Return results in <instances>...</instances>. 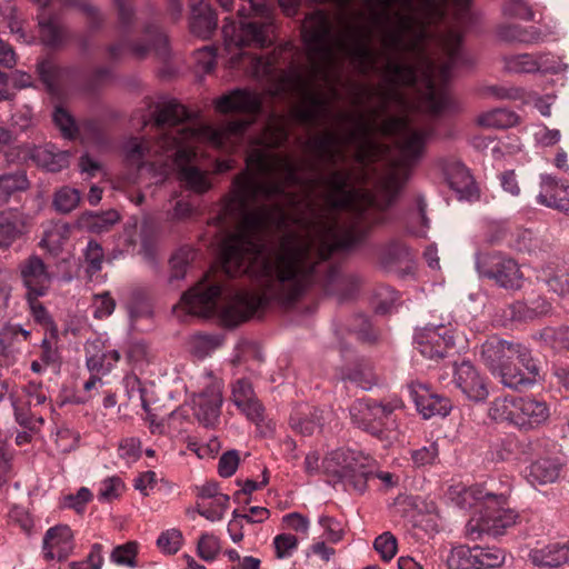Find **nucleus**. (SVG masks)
Masks as SVG:
<instances>
[{"label":"nucleus","mask_w":569,"mask_h":569,"mask_svg":"<svg viewBox=\"0 0 569 569\" xmlns=\"http://www.w3.org/2000/svg\"><path fill=\"white\" fill-rule=\"evenodd\" d=\"M182 543V533L178 529H170L162 532L157 539L158 548L167 553L174 555L179 551Z\"/></svg>","instance_id":"nucleus-52"},{"label":"nucleus","mask_w":569,"mask_h":569,"mask_svg":"<svg viewBox=\"0 0 569 569\" xmlns=\"http://www.w3.org/2000/svg\"><path fill=\"white\" fill-rule=\"evenodd\" d=\"M351 330L357 335L358 339L365 342H373L377 339V332L372 329V326L367 317L357 316Z\"/></svg>","instance_id":"nucleus-61"},{"label":"nucleus","mask_w":569,"mask_h":569,"mask_svg":"<svg viewBox=\"0 0 569 569\" xmlns=\"http://www.w3.org/2000/svg\"><path fill=\"white\" fill-rule=\"evenodd\" d=\"M197 549L200 558L211 561L220 550L219 539L211 533H203L198 541Z\"/></svg>","instance_id":"nucleus-55"},{"label":"nucleus","mask_w":569,"mask_h":569,"mask_svg":"<svg viewBox=\"0 0 569 569\" xmlns=\"http://www.w3.org/2000/svg\"><path fill=\"white\" fill-rule=\"evenodd\" d=\"M347 379L363 390H370L378 383V376L373 371L371 362L362 360L348 373Z\"/></svg>","instance_id":"nucleus-38"},{"label":"nucleus","mask_w":569,"mask_h":569,"mask_svg":"<svg viewBox=\"0 0 569 569\" xmlns=\"http://www.w3.org/2000/svg\"><path fill=\"white\" fill-rule=\"evenodd\" d=\"M21 277L24 286L28 289L26 296H44L48 292L52 281V277L48 272L47 266L38 256H31L22 262Z\"/></svg>","instance_id":"nucleus-17"},{"label":"nucleus","mask_w":569,"mask_h":569,"mask_svg":"<svg viewBox=\"0 0 569 569\" xmlns=\"http://www.w3.org/2000/svg\"><path fill=\"white\" fill-rule=\"evenodd\" d=\"M519 121L516 112L506 108H497L478 116L477 123L485 128L507 129Z\"/></svg>","instance_id":"nucleus-31"},{"label":"nucleus","mask_w":569,"mask_h":569,"mask_svg":"<svg viewBox=\"0 0 569 569\" xmlns=\"http://www.w3.org/2000/svg\"><path fill=\"white\" fill-rule=\"evenodd\" d=\"M71 153L67 150H60L52 143L36 146L29 150V158L50 172H59L70 163Z\"/></svg>","instance_id":"nucleus-22"},{"label":"nucleus","mask_w":569,"mask_h":569,"mask_svg":"<svg viewBox=\"0 0 569 569\" xmlns=\"http://www.w3.org/2000/svg\"><path fill=\"white\" fill-rule=\"evenodd\" d=\"M380 260L387 268L411 261L409 248L399 241H391L381 251Z\"/></svg>","instance_id":"nucleus-39"},{"label":"nucleus","mask_w":569,"mask_h":569,"mask_svg":"<svg viewBox=\"0 0 569 569\" xmlns=\"http://www.w3.org/2000/svg\"><path fill=\"white\" fill-rule=\"evenodd\" d=\"M78 137L98 147H106L109 143L104 124L98 119L83 120L79 124Z\"/></svg>","instance_id":"nucleus-36"},{"label":"nucleus","mask_w":569,"mask_h":569,"mask_svg":"<svg viewBox=\"0 0 569 569\" xmlns=\"http://www.w3.org/2000/svg\"><path fill=\"white\" fill-rule=\"evenodd\" d=\"M91 498V491L86 487H81L77 491V493H70L66 496L62 500L61 506L63 508L73 509L78 513H80L84 510L86 505L90 501Z\"/></svg>","instance_id":"nucleus-58"},{"label":"nucleus","mask_w":569,"mask_h":569,"mask_svg":"<svg viewBox=\"0 0 569 569\" xmlns=\"http://www.w3.org/2000/svg\"><path fill=\"white\" fill-rule=\"evenodd\" d=\"M239 28L226 19L222 27L226 49L229 52L243 47L266 48L272 44L274 10L267 0H241L238 9Z\"/></svg>","instance_id":"nucleus-4"},{"label":"nucleus","mask_w":569,"mask_h":569,"mask_svg":"<svg viewBox=\"0 0 569 569\" xmlns=\"http://www.w3.org/2000/svg\"><path fill=\"white\" fill-rule=\"evenodd\" d=\"M439 449L436 442L411 451V460L416 467L432 465L438 458Z\"/></svg>","instance_id":"nucleus-56"},{"label":"nucleus","mask_w":569,"mask_h":569,"mask_svg":"<svg viewBox=\"0 0 569 569\" xmlns=\"http://www.w3.org/2000/svg\"><path fill=\"white\" fill-rule=\"evenodd\" d=\"M560 465L552 459L542 458L531 463L527 475L528 480L535 485H546L557 480Z\"/></svg>","instance_id":"nucleus-29"},{"label":"nucleus","mask_w":569,"mask_h":569,"mask_svg":"<svg viewBox=\"0 0 569 569\" xmlns=\"http://www.w3.org/2000/svg\"><path fill=\"white\" fill-rule=\"evenodd\" d=\"M497 320L501 326L522 323L535 320L533 313L526 301H516L506 306L497 312Z\"/></svg>","instance_id":"nucleus-32"},{"label":"nucleus","mask_w":569,"mask_h":569,"mask_svg":"<svg viewBox=\"0 0 569 569\" xmlns=\"http://www.w3.org/2000/svg\"><path fill=\"white\" fill-rule=\"evenodd\" d=\"M46 560H66L74 549L73 533L69 526L57 525L48 529L42 541Z\"/></svg>","instance_id":"nucleus-16"},{"label":"nucleus","mask_w":569,"mask_h":569,"mask_svg":"<svg viewBox=\"0 0 569 569\" xmlns=\"http://www.w3.org/2000/svg\"><path fill=\"white\" fill-rule=\"evenodd\" d=\"M54 124L60 129L62 136L68 139L78 138L79 124L74 118L62 107H57L52 114Z\"/></svg>","instance_id":"nucleus-46"},{"label":"nucleus","mask_w":569,"mask_h":569,"mask_svg":"<svg viewBox=\"0 0 569 569\" xmlns=\"http://www.w3.org/2000/svg\"><path fill=\"white\" fill-rule=\"evenodd\" d=\"M320 526L325 529L326 538L331 542H338L343 536V529L339 521L331 517L323 516L319 519Z\"/></svg>","instance_id":"nucleus-64"},{"label":"nucleus","mask_w":569,"mask_h":569,"mask_svg":"<svg viewBox=\"0 0 569 569\" xmlns=\"http://www.w3.org/2000/svg\"><path fill=\"white\" fill-rule=\"evenodd\" d=\"M497 37L505 42L536 43L541 40V32L535 27L523 28L519 24H500Z\"/></svg>","instance_id":"nucleus-27"},{"label":"nucleus","mask_w":569,"mask_h":569,"mask_svg":"<svg viewBox=\"0 0 569 569\" xmlns=\"http://www.w3.org/2000/svg\"><path fill=\"white\" fill-rule=\"evenodd\" d=\"M30 186L23 170L0 174V204H4L17 192L26 191Z\"/></svg>","instance_id":"nucleus-30"},{"label":"nucleus","mask_w":569,"mask_h":569,"mask_svg":"<svg viewBox=\"0 0 569 569\" xmlns=\"http://www.w3.org/2000/svg\"><path fill=\"white\" fill-rule=\"evenodd\" d=\"M325 473L333 485H342L347 491L363 493L373 476V460L360 451L337 449L322 461Z\"/></svg>","instance_id":"nucleus-5"},{"label":"nucleus","mask_w":569,"mask_h":569,"mask_svg":"<svg viewBox=\"0 0 569 569\" xmlns=\"http://www.w3.org/2000/svg\"><path fill=\"white\" fill-rule=\"evenodd\" d=\"M219 346V340L213 336L199 335L191 340V351L199 358L209 355Z\"/></svg>","instance_id":"nucleus-59"},{"label":"nucleus","mask_w":569,"mask_h":569,"mask_svg":"<svg viewBox=\"0 0 569 569\" xmlns=\"http://www.w3.org/2000/svg\"><path fill=\"white\" fill-rule=\"evenodd\" d=\"M193 259L194 251L191 248L183 247L177 250L170 259L171 273L169 281L173 282L174 280L183 279L187 269Z\"/></svg>","instance_id":"nucleus-41"},{"label":"nucleus","mask_w":569,"mask_h":569,"mask_svg":"<svg viewBox=\"0 0 569 569\" xmlns=\"http://www.w3.org/2000/svg\"><path fill=\"white\" fill-rule=\"evenodd\" d=\"M239 452L237 450H229L224 452L218 462V472L223 478L231 477L239 466Z\"/></svg>","instance_id":"nucleus-60"},{"label":"nucleus","mask_w":569,"mask_h":569,"mask_svg":"<svg viewBox=\"0 0 569 569\" xmlns=\"http://www.w3.org/2000/svg\"><path fill=\"white\" fill-rule=\"evenodd\" d=\"M118 24L122 32L130 33L136 23V12L129 0H113Z\"/></svg>","instance_id":"nucleus-48"},{"label":"nucleus","mask_w":569,"mask_h":569,"mask_svg":"<svg viewBox=\"0 0 569 569\" xmlns=\"http://www.w3.org/2000/svg\"><path fill=\"white\" fill-rule=\"evenodd\" d=\"M231 400L253 422L263 420L264 408L256 397L251 382L238 379L232 385Z\"/></svg>","instance_id":"nucleus-20"},{"label":"nucleus","mask_w":569,"mask_h":569,"mask_svg":"<svg viewBox=\"0 0 569 569\" xmlns=\"http://www.w3.org/2000/svg\"><path fill=\"white\" fill-rule=\"evenodd\" d=\"M401 408L403 402L399 398L377 400L367 397L353 401L349 413L355 427L382 441H390L396 438L395 411Z\"/></svg>","instance_id":"nucleus-6"},{"label":"nucleus","mask_w":569,"mask_h":569,"mask_svg":"<svg viewBox=\"0 0 569 569\" xmlns=\"http://www.w3.org/2000/svg\"><path fill=\"white\" fill-rule=\"evenodd\" d=\"M503 13L522 20H531L533 18L530 7L522 0H509L503 6Z\"/></svg>","instance_id":"nucleus-63"},{"label":"nucleus","mask_w":569,"mask_h":569,"mask_svg":"<svg viewBox=\"0 0 569 569\" xmlns=\"http://www.w3.org/2000/svg\"><path fill=\"white\" fill-rule=\"evenodd\" d=\"M138 552V545L134 541H129L124 545L118 546L111 553V559L117 565L134 567L136 557Z\"/></svg>","instance_id":"nucleus-51"},{"label":"nucleus","mask_w":569,"mask_h":569,"mask_svg":"<svg viewBox=\"0 0 569 569\" xmlns=\"http://www.w3.org/2000/svg\"><path fill=\"white\" fill-rule=\"evenodd\" d=\"M498 376L501 382L511 389L522 390L532 386L539 378V367L526 348V356L509 361Z\"/></svg>","instance_id":"nucleus-12"},{"label":"nucleus","mask_w":569,"mask_h":569,"mask_svg":"<svg viewBox=\"0 0 569 569\" xmlns=\"http://www.w3.org/2000/svg\"><path fill=\"white\" fill-rule=\"evenodd\" d=\"M330 412L319 408L306 410H296L290 416V427L292 430L303 437L312 436L317 430H321Z\"/></svg>","instance_id":"nucleus-24"},{"label":"nucleus","mask_w":569,"mask_h":569,"mask_svg":"<svg viewBox=\"0 0 569 569\" xmlns=\"http://www.w3.org/2000/svg\"><path fill=\"white\" fill-rule=\"evenodd\" d=\"M31 337L29 330L23 329L17 323H6L0 329V345L4 353L19 352V343L21 341H28Z\"/></svg>","instance_id":"nucleus-33"},{"label":"nucleus","mask_w":569,"mask_h":569,"mask_svg":"<svg viewBox=\"0 0 569 569\" xmlns=\"http://www.w3.org/2000/svg\"><path fill=\"white\" fill-rule=\"evenodd\" d=\"M120 220V214L116 210H107L100 213L97 212H84L79 219L78 223L80 227H84L94 233H102L116 224Z\"/></svg>","instance_id":"nucleus-28"},{"label":"nucleus","mask_w":569,"mask_h":569,"mask_svg":"<svg viewBox=\"0 0 569 569\" xmlns=\"http://www.w3.org/2000/svg\"><path fill=\"white\" fill-rule=\"evenodd\" d=\"M27 301L30 307L31 315L36 322H38L41 326H44L47 328L53 329L54 322L49 315L46 307L38 300L39 297L32 296H26Z\"/></svg>","instance_id":"nucleus-57"},{"label":"nucleus","mask_w":569,"mask_h":569,"mask_svg":"<svg viewBox=\"0 0 569 569\" xmlns=\"http://www.w3.org/2000/svg\"><path fill=\"white\" fill-rule=\"evenodd\" d=\"M475 569H491L500 567L505 561V552L497 547H473Z\"/></svg>","instance_id":"nucleus-35"},{"label":"nucleus","mask_w":569,"mask_h":569,"mask_svg":"<svg viewBox=\"0 0 569 569\" xmlns=\"http://www.w3.org/2000/svg\"><path fill=\"white\" fill-rule=\"evenodd\" d=\"M408 390L417 410L425 419L433 416L446 417L452 408L448 398L432 392L425 383L411 382Z\"/></svg>","instance_id":"nucleus-13"},{"label":"nucleus","mask_w":569,"mask_h":569,"mask_svg":"<svg viewBox=\"0 0 569 569\" xmlns=\"http://www.w3.org/2000/svg\"><path fill=\"white\" fill-rule=\"evenodd\" d=\"M547 284L560 296L569 295V257L549 273Z\"/></svg>","instance_id":"nucleus-40"},{"label":"nucleus","mask_w":569,"mask_h":569,"mask_svg":"<svg viewBox=\"0 0 569 569\" xmlns=\"http://www.w3.org/2000/svg\"><path fill=\"white\" fill-rule=\"evenodd\" d=\"M373 547L382 560L389 561L397 552V539L390 532H383L376 538Z\"/></svg>","instance_id":"nucleus-54"},{"label":"nucleus","mask_w":569,"mask_h":569,"mask_svg":"<svg viewBox=\"0 0 569 569\" xmlns=\"http://www.w3.org/2000/svg\"><path fill=\"white\" fill-rule=\"evenodd\" d=\"M37 71L48 91L57 93L59 91L64 70L58 67L52 60L43 59L38 62Z\"/></svg>","instance_id":"nucleus-34"},{"label":"nucleus","mask_w":569,"mask_h":569,"mask_svg":"<svg viewBox=\"0 0 569 569\" xmlns=\"http://www.w3.org/2000/svg\"><path fill=\"white\" fill-rule=\"evenodd\" d=\"M538 203L569 214V182L550 174L541 176Z\"/></svg>","instance_id":"nucleus-15"},{"label":"nucleus","mask_w":569,"mask_h":569,"mask_svg":"<svg viewBox=\"0 0 569 569\" xmlns=\"http://www.w3.org/2000/svg\"><path fill=\"white\" fill-rule=\"evenodd\" d=\"M124 490V483L119 477H109L100 482L98 498L101 501H113L118 499Z\"/></svg>","instance_id":"nucleus-50"},{"label":"nucleus","mask_w":569,"mask_h":569,"mask_svg":"<svg viewBox=\"0 0 569 569\" xmlns=\"http://www.w3.org/2000/svg\"><path fill=\"white\" fill-rule=\"evenodd\" d=\"M529 559L538 567H559L569 559V547L567 543L553 542L540 549H533Z\"/></svg>","instance_id":"nucleus-25"},{"label":"nucleus","mask_w":569,"mask_h":569,"mask_svg":"<svg viewBox=\"0 0 569 569\" xmlns=\"http://www.w3.org/2000/svg\"><path fill=\"white\" fill-rule=\"evenodd\" d=\"M216 109L221 113L240 112L219 127L203 126L194 129L186 121L189 113L176 100L157 107L154 127L158 140L150 147L146 140L132 139L127 146V162L137 172V179L151 174L156 183L164 180L167 168L172 164L179 170L180 180L199 193L210 188L204 172L192 164L196 158L194 141L206 140L222 150L234 149L243 139L261 110L262 101L258 93L247 89H234L216 100Z\"/></svg>","instance_id":"nucleus-3"},{"label":"nucleus","mask_w":569,"mask_h":569,"mask_svg":"<svg viewBox=\"0 0 569 569\" xmlns=\"http://www.w3.org/2000/svg\"><path fill=\"white\" fill-rule=\"evenodd\" d=\"M323 183L326 201L298 200L274 183L247 180L229 193L217 216L224 276H247L256 287L248 292L221 280L204 279L184 292L189 313L219 312L228 326L248 320L270 303L290 306L311 286L339 301L353 297L358 280L329 263L330 256L362 241L369 230L389 220L395 178L382 184L383 201L348 189V173L335 171Z\"/></svg>","instance_id":"nucleus-1"},{"label":"nucleus","mask_w":569,"mask_h":569,"mask_svg":"<svg viewBox=\"0 0 569 569\" xmlns=\"http://www.w3.org/2000/svg\"><path fill=\"white\" fill-rule=\"evenodd\" d=\"M480 356L489 370L493 375H498L509 365V361L526 356V347L520 343L491 338L481 346Z\"/></svg>","instance_id":"nucleus-11"},{"label":"nucleus","mask_w":569,"mask_h":569,"mask_svg":"<svg viewBox=\"0 0 569 569\" xmlns=\"http://www.w3.org/2000/svg\"><path fill=\"white\" fill-rule=\"evenodd\" d=\"M276 555L278 558H287L297 548L298 540L291 533H281L273 539Z\"/></svg>","instance_id":"nucleus-62"},{"label":"nucleus","mask_w":569,"mask_h":569,"mask_svg":"<svg viewBox=\"0 0 569 569\" xmlns=\"http://www.w3.org/2000/svg\"><path fill=\"white\" fill-rule=\"evenodd\" d=\"M127 310L133 321L150 317L152 313L149 299L141 290L132 291L130 299L127 301Z\"/></svg>","instance_id":"nucleus-43"},{"label":"nucleus","mask_w":569,"mask_h":569,"mask_svg":"<svg viewBox=\"0 0 569 569\" xmlns=\"http://www.w3.org/2000/svg\"><path fill=\"white\" fill-rule=\"evenodd\" d=\"M190 30L193 34L207 39L217 29V14L206 0H190Z\"/></svg>","instance_id":"nucleus-23"},{"label":"nucleus","mask_w":569,"mask_h":569,"mask_svg":"<svg viewBox=\"0 0 569 569\" xmlns=\"http://www.w3.org/2000/svg\"><path fill=\"white\" fill-rule=\"evenodd\" d=\"M349 119L353 121L355 128L348 129L343 134L326 131L312 136L305 142L306 150L312 153L315 159L295 158L290 154L271 152V149L286 144L289 138L288 118L272 113L256 141L259 148L252 149L247 157L248 171L234 178L230 193H237L242 182L254 180L261 183H274L283 193L292 194L298 200L326 201L325 184L319 182L313 186L312 180L320 177L327 178L335 171H345L348 173V189L381 202L385 198L380 190L382 184L395 178L397 188L392 192L393 204L406 182V168L422 157L426 141L432 134V129L428 126L416 128L406 118L393 119L392 129L397 137L403 168L393 169L379 178L373 190L369 191L351 186L353 172L350 169L335 168L347 159L343 148L359 142L360 138L367 136L369 131L362 117L349 116Z\"/></svg>","instance_id":"nucleus-2"},{"label":"nucleus","mask_w":569,"mask_h":569,"mask_svg":"<svg viewBox=\"0 0 569 569\" xmlns=\"http://www.w3.org/2000/svg\"><path fill=\"white\" fill-rule=\"evenodd\" d=\"M477 269L481 277L493 280L507 290H518L522 286L523 276L518 262L500 254L481 256L477 259Z\"/></svg>","instance_id":"nucleus-8"},{"label":"nucleus","mask_w":569,"mask_h":569,"mask_svg":"<svg viewBox=\"0 0 569 569\" xmlns=\"http://www.w3.org/2000/svg\"><path fill=\"white\" fill-rule=\"evenodd\" d=\"M542 338L556 350H569V327L546 328Z\"/></svg>","instance_id":"nucleus-53"},{"label":"nucleus","mask_w":569,"mask_h":569,"mask_svg":"<svg viewBox=\"0 0 569 569\" xmlns=\"http://www.w3.org/2000/svg\"><path fill=\"white\" fill-rule=\"evenodd\" d=\"M483 508L477 518L467 523V533L471 538H478L482 533L492 537L501 536L506 530L517 523L519 515L508 507V497L505 493L485 495Z\"/></svg>","instance_id":"nucleus-7"},{"label":"nucleus","mask_w":569,"mask_h":569,"mask_svg":"<svg viewBox=\"0 0 569 569\" xmlns=\"http://www.w3.org/2000/svg\"><path fill=\"white\" fill-rule=\"evenodd\" d=\"M505 67L510 72L530 73V72H558L559 66L556 61H550L549 56L540 53L533 56L530 53H521L505 58Z\"/></svg>","instance_id":"nucleus-21"},{"label":"nucleus","mask_w":569,"mask_h":569,"mask_svg":"<svg viewBox=\"0 0 569 569\" xmlns=\"http://www.w3.org/2000/svg\"><path fill=\"white\" fill-rule=\"evenodd\" d=\"M193 413L204 427H213L220 417L222 392L219 385L207 387L193 401Z\"/></svg>","instance_id":"nucleus-18"},{"label":"nucleus","mask_w":569,"mask_h":569,"mask_svg":"<svg viewBox=\"0 0 569 569\" xmlns=\"http://www.w3.org/2000/svg\"><path fill=\"white\" fill-rule=\"evenodd\" d=\"M71 228L68 223L59 222L47 230L41 239L40 246L51 253H58L63 243L69 239Z\"/></svg>","instance_id":"nucleus-37"},{"label":"nucleus","mask_w":569,"mask_h":569,"mask_svg":"<svg viewBox=\"0 0 569 569\" xmlns=\"http://www.w3.org/2000/svg\"><path fill=\"white\" fill-rule=\"evenodd\" d=\"M516 406V398L495 399L489 408V416L493 420L509 421L513 423V408Z\"/></svg>","instance_id":"nucleus-49"},{"label":"nucleus","mask_w":569,"mask_h":569,"mask_svg":"<svg viewBox=\"0 0 569 569\" xmlns=\"http://www.w3.org/2000/svg\"><path fill=\"white\" fill-rule=\"evenodd\" d=\"M511 408H513V425L523 429L535 428L549 417L546 403L529 397L516 398V406Z\"/></svg>","instance_id":"nucleus-19"},{"label":"nucleus","mask_w":569,"mask_h":569,"mask_svg":"<svg viewBox=\"0 0 569 569\" xmlns=\"http://www.w3.org/2000/svg\"><path fill=\"white\" fill-rule=\"evenodd\" d=\"M81 196L77 189L62 187L53 197L54 209L63 214L71 212L80 202Z\"/></svg>","instance_id":"nucleus-42"},{"label":"nucleus","mask_w":569,"mask_h":569,"mask_svg":"<svg viewBox=\"0 0 569 569\" xmlns=\"http://www.w3.org/2000/svg\"><path fill=\"white\" fill-rule=\"evenodd\" d=\"M453 382L471 401L481 402L488 398L489 391L485 379L469 361L455 366Z\"/></svg>","instance_id":"nucleus-14"},{"label":"nucleus","mask_w":569,"mask_h":569,"mask_svg":"<svg viewBox=\"0 0 569 569\" xmlns=\"http://www.w3.org/2000/svg\"><path fill=\"white\" fill-rule=\"evenodd\" d=\"M453 343L451 330L442 325L423 328L415 336V348L429 359L443 358Z\"/></svg>","instance_id":"nucleus-10"},{"label":"nucleus","mask_w":569,"mask_h":569,"mask_svg":"<svg viewBox=\"0 0 569 569\" xmlns=\"http://www.w3.org/2000/svg\"><path fill=\"white\" fill-rule=\"evenodd\" d=\"M26 230L24 217L16 210L0 212V248L10 247Z\"/></svg>","instance_id":"nucleus-26"},{"label":"nucleus","mask_w":569,"mask_h":569,"mask_svg":"<svg viewBox=\"0 0 569 569\" xmlns=\"http://www.w3.org/2000/svg\"><path fill=\"white\" fill-rule=\"evenodd\" d=\"M473 547L458 546L452 548L447 566L449 569H475Z\"/></svg>","instance_id":"nucleus-45"},{"label":"nucleus","mask_w":569,"mask_h":569,"mask_svg":"<svg viewBox=\"0 0 569 569\" xmlns=\"http://www.w3.org/2000/svg\"><path fill=\"white\" fill-rule=\"evenodd\" d=\"M84 261L87 263V271L91 274L99 272L102 269L104 260V251L102 246L97 240H89L83 251Z\"/></svg>","instance_id":"nucleus-47"},{"label":"nucleus","mask_w":569,"mask_h":569,"mask_svg":"<svg viewBox=\"0 0 569 569\" xmlns=\"http://www.w3.org/2000/svg\"><path fill=\"white\" fill-rule=\"evenodd\" d=\"M40 38L46 46L58 47L63 42V28L54 19L48 18L39 21Z\"/></svg>","instance_id":"nucleus-44"},{"label":"nucleus","mask_w":569,"mask_h":569,"mask_svg":"<svg viewBox=\"0 0 569 569\" xmlns=\"http://www.w3.org/2000/svg\"><path fill=\"white\" fill-rule=\"evenodd\" d=\"M143 36L146 41H137V42H121L118 44H113L109 48V53L111 58L120 57L122 50L128 48L136 58L143 59L150 51H153L154 54L166 60L170 54V48L168 42V37L162 32V30L154 22H149L143 28Z\"/></svg>","instance_id":"nucleus-9"}]
</instances>
